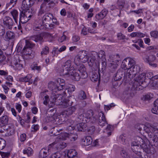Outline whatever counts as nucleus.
I'll use <instances>...</instances> for the list:
<instances>
[{"label": "nucleus", "instance_id": "1", "mask_svg": "<svg viewBox=\"0 0 158 158\" xmlns=\"http://www.w3.org/2000/svg\"><path fill=\"white\" fill-rule=\"evenodd\" d=\"M60 71L63 74L70 77L73 80L78 81L80 78V76L77 72V70L71 67V61L70 60H68L62 66V69Z\"/></svg>", "mask_w": 158, "mask_h": 158}, {"label": "nucleus", "instance_id": "2", "mask_svg": "<svg viewBox=\"0 0 158 158\" xmlns=\"http://www.w3.org/2000/svg\"><path fill=\"white\" fill-rule=\"evenodd\" d=\"M135 141L131 144V149L134 152L140 156V153L139 152V149L141 148L143 151L148 153L149 152V146L146 144L144 140L141 137L136 136L134 139Z\"/></svg>", "mask_w": 158, "mask_h": 158}, {"label": "nucleus", "instance_id": "3", "mask_svg": "<svg viewBox=\"0 0 158 158\" xmlns=\"http://www.w3.org/2000/svg\"><path fill=\"white\" fill-rule=\"evenodd\" d=\"M65 85V81L62 79L58 78L55 82L53 81L49 82L48 84L49 89L52 91V96H55L57 95L54 92L56 93L57 91H60L64 88Z\"/></svg>", "mask_w": 158, "mask_h": 158}, {"label": "nucleus", "instance_id": "4", "mask_svg": "<svg viewBox=\"0 0 158 158\" xmlns=\"http://www.w3.org/2000/svg\"><path fill=\"white\" fill-rule=\"evenodd\" d=\"M51 98L53 100L52 102H54L55 104L56 105L60 106V107L66 108L70 106V101L63 98L61 94H57L55 96H51Z\"/></svg>", "mask_w": 158, "mask_h": 158}, {"label": "nucleus", "instance_id": "5", "mask_svg": "<svg viewBox=\"0 0 158 158\" xmlns=\"http://www.w3.org/2000/svg\"><path fill=\"white\" fill-rule=\"evenodd\" d=\"M142 128L148 135L154 132L156 133L158 131V129L156 127L150 124H147L146 125L139 124L137 126V129L139 131H141Z\"/></svg>", "mask_w": 158, "mask_h": 158}, {"label": "nucleus", "instance_id": "6", "mask_svg": "<svg viewBox=\"0 0 158 158\" xmlns=\"http://www.w3.org/2000/svg\"><path fill=\"white\" fill-rule=\"evenodd\" d=\"M53 17L52 15L49 13H45L43 16L42 23L46 28L51 29L53 28V24L51 23Z\"/></svg>", "mask_w": 158, "mask_h": 158}, {"label": "nucleus", "instance_id": "7", "mask_svg": "<svg viewBox=\"0 0 158 158\" xmlns=\"http://www.w3.org/2000/svg\"><path fill=\"white\" fill-rule=\"evenodd\" d=\"M135 64V62L134 59L130 57H127L123 61L121 66L124 70L130 69L131 67Z\"/></svg>", "mask_w": 158, "mask_h": 158}, {"label": "nucleus", "instance_id": "8", "mask_svg": "<svg viewBox=\"0 0 158 158\" xmlns=\"http://www.w3.org/2000/svg\"><path fill=\"white\" fill-rule=\"evenodd\" d=\"M88 56H87V52L85 51H82L80 52L78 56L75 58L74 61L75 64L77 65L78 63L77 61L83 63H85L88 60Z\"/></svg>", "mask_w": 158, "mask_h": 158}, {"label": "nucleus", "instance_id": "9", "mask_svg": "<svg viewBox=\"0 0 158 158\" xmlns=\"http://www.w3.org/2000/svg\"><path fill=\"white\" fill-rule=\"evenodd\" d=\"M130 69V71L126 74V76H128L130 79L135 77L137 73L140 71V67L135 64L131 67Z\"/></svg>", "mask_w": 158, "mask_h": 158}, {"label": "nucleus", "instance_id": "10", "mask_svg": "<svg viewBox=\"0 0 158 158\" xmlns=\"http://www.w3.org/2000/svg\"><path fill=\"white\" fill-rule=\"evenodd\" d=\"M95 57L93 55L91 56L88 58V65L90 67H93L96 70L99 68V63L98 61H95Z\"/></svg>", "mask_w": 158, "mask_h": 158}, {"label": "nucleus", "instance_id": "11", "mask_svg": "<svg viewBox=\"0 0 158 158\" xmlns=\"http://www.w3.org/2000/svg\"><path fill=\"white\" fill-rule=\"evenodd\" d=\"M156 59V57L154 55H151L150 56H146L143 57V60L145 62L147 63L151 66L156 68L157 66V64L156 63H154L153 62Z\"/></svg>", "mask_w": 158, "mask_h": 158}, {"label": "nucleus", "instance_id": "12", "mask_svg": "<svg viewBox=\"0 0 158 158\" xmlns=\"http://www.w3.org/2000/svg\"><path fill=\"white\" fill-rule=\"evenodd\" d=\"M22 54L27 58L32 59L34 56V52L31 49L24 47L22 50Z\"/></svg>", "mask_w": 158, "mask_h": 158}, {"label": "nucleus", "instance_id": "13", "mask_svg": "<svg viewBox=\"0 0 158 158\" xmlns=\"http://www.w3.org/2000/svg\"><path fill=\"white\" fill-rule=\"evenodd\" d=\"M60 137H58L54 142V143H56L55 147L56 150H61L67 146V144L64 142L61 141L57 142V140L58 141L59 139L60 140Z\"/></svg>", "mask_w": 158, "mask_h": 158}, {"label": "nucleus", "instance_id": "14", "mask_svg": "<svg viewBox=\"0 0 158 158\" xmlns=\"http://www.w3.org/2000/svg\"><path fill=\"white\" fill-rule=\"evenodd\" d=\"M148 77L153 81V85L156 88L158 87V75L153 77L152 73L149 72L147 74Z\"/></svg>", "mask_w": 158, "mask_h": 158}, {"label": "nucleus", "instance_id": "15", "mask_svg": "<svg viewBox=\"0 0 158 158\" xmlns=\"http://www.w3.org/2000/svg\"><path fill=\"white\" fill-rule=\"evenodd\" d=\"M49 10L48 7L45 3H42L39 10L38 15V16H41L44 13L48 12Z\"/></svg>", "mask_w": 158, "mask_h": 158}, {"label": "nucleus", "instance_id": "16", "mask_svg": "<svg viewBox=\"0 0 158 158\" xmlns=\"http://www.w3.org/2000/svg\"><path fill=\"white\" fill-rule=\"evenodd\" d=\"M112 60L113 63H111V67L114 69L116 68L120 60L119 56L118 54H116L113 56Z\"/></svg>", "mask_w": 158, "mask_h": 158}, {"label": "nucleus", "instance_id": "17", "mask_svg": "<svg viewBox=\"0 0 158 158\" xmlns=\"http://www.w3.org/2000/svg\"><path fill=\"white\" fill-rule=\"evenodd\" d=\"M86 118L91 119L92 123H94L97 118V117L93 116V112L91 110H89L84 113Z\"/></svg>", "mask_w": 158, "mask_h": 158}, {"label": "nucleus", "instance_id": "18", "mask_svg": "<svg viewBox=\"0 0 158 158\" xmlns=\"http://www.w3.org/2000/svg\"><path fill=\"white\" fill-rule=\"evenodd\" d=\"M3 23L4 24L10 29L12 28L14 23L13 20L9 17H5Z\"/></svg>", "mask_w": 158, "mask_h": 158}, {"label": "nucleus", "instance_id": "19", "mask_svg": "<svg viewBox=\"0 0 158 158\" xmlns=\"http://www.w3.org/2000/svg\"><path fill=\"white\" fill-rule=\"evenodd\" d=\"M99 124L100 126L102 127L106 124L107 123L106 121L105 116L103 113L100 112L99 113Z\"/></svg>", "mask_w": 158, "mask_h": 158}, {"label": "nucleus", "instance_id": "20", "mask_svg": "<svg viewBox=\"0 0 158 158\" xmlns=\"http://www.w3.org/2000/svg\"><path fill=\"white\" fill-rule=\"evenodd\" d=\"M92 142L91 137L90 136H87L81 139V143L84 146H87L91 144Z\"/></svg>", "mask_w": 158, "mask_h": 158}, {"label": "nucleus", "instance_id": "21", "mask_svg": "<svg viewBox=\"0 0 158 158\" xmlns=\"http://www.w3.org/2000/svg\"><path fill=\"white\" fill-rule=\"evenodd\" d=\"M78 68V71L81 73L82 78H86L88 76V75L86 71V69L84 65L82 64H80Z\"/></svg>", "mask_w": 158, "mask_h": 158}, {"label": "nucleus", "instance_id": "22", "mask_svg": "<svg viewBox=\"0 0 158 158\" xmlns=\"http://www.w3.org/2000/svg\"><path fill=\"white\" fill-rule=\"evenodd\" d=\"M107 12L106 9H103L102 11L96 15V19L99 20L103 19L106 15Z\"/></svg>", "mask_w": 158, "mask_h": 158}, {"label": "nucleus", "instance_id": "23", "mask_svg": "<svg viewBox=\"0 0 158 158\" xmlns=\"http://www.w3.org/2000/svg\"><path fill=\"white\" fill-rule=\"evenodd\" d=\"M32 75L31 74L27 75L24 77H22L19 79V80L20 82H28L29 84H31L32 82V80L31 79L32 77Z\"/></svg>", "mask_w": 158, "mask_h": 158}, {"label": "nucleus", "instance_id": "24", "mask_svg": "<svg viewBox=\"0 0 158 158\" xmlns=\"http://www.w3.org/2000/svg\"><path fill=\"white\" fill-rule=\"evenodd\" d=\"M146 77V74L145 73H143L140 74L137 77H136L135 81H137L135 82V83L137 84L140 82L142 83L145 80Z\"/></svg>", "mask_w": 158, "mask_h": 158}, {"label": "nucleus", "instance_id": "25", "mask_svg": "<svg viewBox=\"0 0 158 158\" xmlns=\"http://www.w3.org/2000/svg\"><path fill=\"white\" fill-rule=\"evenodd\" d=\"M33 0H23L22 5L23 8H24V9H25V8H28L30 7L31 5L33 4Z\"/></svg>", "mask_w": 158, "mask_h": 158}, {"label": "nucleus", "instance_id": "26", "mask_svg": "<svg viewBox=\"0 0 158 158\" xmlns=\"http://www.w3.org/2000/svg\"><path fill=\"white\" fill-rule=\"evenodd\" d=\"M8 120V117L6 115H4L0 118V126H4L7 124Z\"/></svg>", "mask_w": 158, "mask_h": 158}, {"label": "nucleus", "instance_id": "27", "mask_svg": "<svg viewBox=\"0 0 158 158\" xmlns=\"http://www.w3.org/2000/svg\"><path fill=\"white\" fill-rule=\"evenodd\" d=\"M65 154L67 153V156L70 158L76 156L77 152L74 149H71L65 151Z\"/></svg>", "mask_w": 158, "mask_h": 158}, {"label": "nucleus", "instance_id": "28", "mask_svg": "<svg viewBox=\"0 0 158 158\" xmlns=\"http://www.w3.org/2000/svg\"><path fill=\"white\" fill-rule=\"evenodd\" d=\"M29 20V19L26 16L23 12H21L20 14L19 18V23H27L28 20Z\"/></svg>", "mask_w": 158, "mask_h": 158}, {"label": "nucleus", "instance_id": "29", "mask_svg": "<svg viewBox=\"0 0 158 158\" xmlns=\"http://www.w3.org/2000/svg\"><path fill=\"white\" fill-rule=\"evenodd\" d=\"M49 155L47 148H44L40 151L39 156L40 158H46Z\"/></svg>", "mask_w": 158, "mask_h": 158}, {"label": "nucleus", "instance_id": "30", "mask_svg": "<svg viewBox=\"0 0 158 158\" xmlns=\"http://www.w3.org/2000/svg\"><path fill=\"white\" fill-rule=\"evenodd\" d=\"M152 111L154 114L158 115V99L156 100L154 103V106L152 109Z\"/></svg>", "mask_w": 158, "mask_h": 158}, {"label": "nucleus", "instance_id": "31", "mask_svg": "<svg viewBox=\"0 0 158 158\" xmlns=\"http://www.w3.org/2000/svg\"><path fill=\"white\" fill-rule=\"evenodd\" d=\"M21 62L19 60L18 61L16 60V61H15L12 62L13 64L14 65V66L17 69L20 70L23 68V65Z\"/></svg>", "mask_w": 158, "mask_h": 158}, {"label": "nucleus", "instance_id": "32", "mask_svg": "<svg viewBox=\"0 0 158 158\" xmlns=\"http://www.w3.org/2000/svg\"><path fill=\"white\" fill-rule=\"evenodd\" d=\"M86 124L83 122L79 123L77 125V129L79 131H84L85 130Z\"/></svg>", "mask_w": 158, "mask_h": 158}, {"label": "nucleus", "instance_id": "33", "mask_svg": "<svg viewBox=\"0 0 158 158\" xmlns=\"http://www.w3.org/2000/svg\"><path fill=\"white\" fill-rule=\"evenodd\" d=\"M12 16L14 19L15 22L17 23L18 22V12L17 10H14L10 12Z\"/></svg>", "mask_w": 158, "mask_h": 158}, {"label": "nucleus", "instance_id": "34", "mask_svg": "<svg viewBox=\"0 0 158 158\" xmlns=\"http://www.w3.org/2000/svg\"><path fill=\"white\" fill-rule=\"evenodd\" d=\"M31 39L34 41L37 42L41 41L43 39V37L40 35H35L31 36Z\"/></svg>", "mask_w": 158, "mask_h": 158}, {"label": "nucleus", "instance_id": "35", "mask_svg": "<svg viewBox=\"0 0 158 158\" xmlns=\"http://www.w3.org/2000/svg\"><path fill=\"white\" fill-rule=\"evenodd\" d=\"M15 37V34L12 32L9 31L6 32V38L8 40H11L14 39Z\"/></svg>", "mask_w": 158, "mask_h": 158}, {"label": "nucleus", "instance_id": "36", "mask_svg": "<svg viewBox=\"0 0 158 158\" xmlns=\"http://www.w3.org/2000/svg\"><path fill=\"white\" fill-rule=\"evenodd\" d=\"M33 150L30 147H28L23 151L24 154H27L28 156H30L33 154Z\"/></svg>", "mask_w": 158, "mask_h": 158}, {"label": "nucleus", "instance_id": "37", "mask_svg": "<svg viewBox=\"0 0 158 158\" xmlns=\"http://www.w3.org/2000/svg\"><path fill=\"white\" fill-rule=\"evenodd\" d=\"M78 98L81 100L85 99L86 98L85 92L83 90L80 91L79 93Z\"/></svg>", "mask_w": 158, "mask_h": 158}, {"label": "nucleus", "instance_id": "38", "mask_svg": "<svg viewBox=\"0 0 158 158\" xmlns=\"http://www.w3.org/2000/svg\"><path fill=\"white\" fill-rule=\"evenodd\" d=\"M26 10H23L22 11L24 14L26 16L27 18L30 19L31 16L32 15V14L31 12L29 9L28 8H25Z\"/></svg>", "mask_w": 158, "mask_h": 158}, {"label": "nucleus", "instance_id": "39", "mask_svg": "<svg viewBox=\"0 0 158 158\" xmlns=\"http://www.w3.org/2000/svg\"><path fill=\"white\" fill-rule=\"evenodd\" d=\"M76 109L74 106H72L68 108L66 110V114L68 115H71L74 112Z\"/></svg>", "mask_w": 158, "mask_h": 158}, {"label": "nucleus", "instance_id": "40", "mask_svg": "<svg viewBox=\"0 0 158 158\" xmlns=\"http://www.w3.org/2000/svg\"><path fill=\"white\" fill-rule=\"evenodd\" d=\"M56 143H54V142L52 143L49 144L47 150L48 151V152H51L52 151H54L55 150V144Z\"/></svg>", "mask_w": 158, "mask_h": 158}, {"label": "nucleus", "instance_id": "41", "mask_svg": "<svg viewBox=\"0 0 158 158\" xmlns=\"http://www.w3.org/2000/svg\"><path fill=\"white\" fill-rule=\"evenodd\" d=\"M86 118L85 116V114H81L79 115L78 117V120L80 122H82L84 123L86 121Z\"/></svg>", "mask_w": 158, "mask_h": 158}, {"label": "nucleus", "instance_id": "42", "mask_svg": "<svg viewBox=\"0 0 158 158\" xmlns=\"http://www.w3.org/2000/svg\"><path fill=\"white\" fill-rule=\"evenodd\" d=\"M35 46V44L27 40H25V46L24 47L31 49Z\"/></svg>", "mask_w": 158, "mask_h": 158}, {"label": "nucleus", "instance_id": "43", "mask_svg": "<svg viewBox=\"0 0 158 158\" xmlns=\"http://www.w3.org/2000/svg\"><path fill=\"white\" fill-rule=\"evenodd\" d=\"M123 77V75L122 73L120 71L118 72L116 74L115 76L114 77V79L115 81L120 80Z\"/></svg>", "mask_w": 158, "mask_h": 158}, {"label": "nucleus", "instance_id": "44", "mask_svg": "<svg viewBox=\"0 0 158 158\" xmlns=\"http://www.w3.org/2000/svg\"><path fill=\"white\" fill-rule=\"evenodd\" d=\"M152 98V94H148L143 96L142 98V100L143 101H148L150 100Z\"/></svg>", "mask_w": 158, "mask_h": 158}, {"label": "nucleus", "instance_id": "45", "mask_svg": "<svg viewBox=\"0 0 158 158\" xmlns=\"http://www.w3.org/2000/svg\"><path fill=\"white\" fill-rule=\"evenodd\" d=\"M117 4L120 9H122L125 4V0H118Z\"/></svg>", "mask_w": 158, "mask_h": 158}, {"label": "nucleus", "instance_id": "46", "mask_svg": "<svg viewBox=\"0 0 158 158\" xmlns=\"http://www.w3.org/2000/svg\"><path fill=\"white\" fill-rule=\"evenodd\" d=\"M96 53L98 57L100 59H104L105 57V52L102 50H100L98 53Z\"/></svg>", "mask_w": 158, "mask_h": 158}, {"label": "nucleus", "instance_id": "47", "mask_svg": "<svg viewBox=\"0 0 158 158\" xmlns=\"http://www.w3.org/2000/svg\"><path fill=\"white\" fill-rule=\"evenodd\" d=\"M17 0H10V2L6 4V7L12 8L16 4Z\"/></svg>", "mask_w": 158, "mask_h": 158}, {"label": "nucleus", "instance_id": "48", "mask_svg": "<svg viewBox=\"0 0 158 158\" xmlns=\"http://www.w3.org/2000/svg\"><path fill=\"white\" fill-rule=\"evenodd\" d=\"M49 52V48L47 46H45L43 48L42 51L41 52L42 56L47 55Z\"/></svg>", "mask_w": 158, "mask_h": 158}, {"label": "nucleus", "instance_id": "49", "mask_svg": "<svg viewBox=\"0 0 158 158\" xmlns=\"http://www.w3.org/2000/svg\"><path fill=\"white\" fill-rule=\"evenodd\" d=\"M6 146L5 141L2 139L0 138V150H2L4 149Z\"/></svg>", "mask_w": 158, "mask_h": 158}, {"label": "nucleus", "instance_id": "50", "mask_svg": "<svg viewBox=\"0 0 158 158\" xmlns=\"http://www.w3.org/2000/svg\"><path fill=\"white\" fill-rule=\"evenodd\" d=\"M6 132H7L9 135H12L14 133V129L13 127H8L6 129Z\"/></svg>", "mask_w": 158, "mask_h": 158}, {"label": "nucleus", "instance_id": "51", "mask_svg": "<svg viewBox=\"0 0 158 158\" xmlns=\"http://www.w3.org/2000/svg\"><path fill=\"white\" fill-rule=\"evenodd\" d=\"M98 79V74L95 73H93L91 76V79L92 81H96Z\"/></svg>", "mask_w": 158, "mask_h": 158}, {"label": "nucleus", "instance_id": "52", "mask_svg": "<svg viewBox=\"0 0 158 158\" xmlns=\"http://www.w3.org/2000/svg\"><path fill=\"white\" fill-rule=\"evenodd\" d=\"M117 37L118 40H123L126 39L125 36L121 32L118 33L117 34Z\"/></svg>", "mask_w": 158, "mask_h": 158}, {"label": "nucleus", "instance_id": "53", "mask_svg": "<svg viewBox=\"0 0 158 158\" xmlns=\"http://www.w3.org/2000/svg\"><path fill=\"white\" fill-rule=\"evenodd\" d=\"M68 137L72 141H75L77 138V135L76 134H70Z\"/></svg>", "mask_w": 158, "mask_h": 158}, {"label": "nucleus", "instance_id": "54", "mask_svg": "<svg viewBox=\"0 0 158 158\" xmlns=\"http://www.w3.org/2000/svg\"><path fill=\"white\" fill-rule=\"evenodd\" d=\"M52 54L54 56H56L60 53L58 47H54L52 50Z\"/></svg>", "mask_w": 158, "mask_h": 158}, {"label": "nucleus", "instance_id": "55", "mask_svg": "<svg viewBox=\"0 0 158 158\" xmlns=\"http://www.w3.org/2000/svg\"><path fill=\"white\" fill-rule=\"evenodd\" d=\"M76 89L75 87L73 85H71L68 89V91L69 92L71 93L74 91Z\"/></svg>", "mask_w": 158, "mask_h": 158}, {"label": "nucleus", "instance_id": "56", "mask_svg": "<svg viewBox=\"0 0 158 158\" xmlns=\"http://www.w3.org/2000/svg\"><path fill=\"white\" fill-rule=\"evenodd\" d=\"M32 131L36 132L39 129V126L38 124H34L31 126Z\"/></svg>", "mask_w": 158, "mask_h": 158}, {"label": "nucleus", "instance_id": "57", "mask_svg": "<svg viewBox=\"0 0 158 158\" xmlns=\"http://www.w3.org/2000/svg\"><path fill=\"white\" fill-rule=\"evenodd\" d=\"M41 27L42 26H35L33 27V30L35 33H40V31L41 30Z\"/></svg>", "mask_w": 158, "mask_h": 158}, {"label": "nucleus", "instance_id": "58", "mask_svg": "<svg viewBox=\"0 0 158 158\" xmlns=\"http://www.w3.org/2000/svg\"><path fill=\"white\" fill-rule=\"evenodd\" d=\"M31 69L32 70H36L38 72H39L41 70V68L40 66H37L36 65H34L33 66H31Z\"/></svg>", "mask_w": 158, "mask_h": 158}, {"label": "nucleus", "instance_id": "59", "mask_svg": "<svg viewBox=\"0 0 158 158\" xmlns=\"http://www.w3.org/2000/svg\"><path fill=\"white\" fill-rule=\"evenodd\" d=\"M158 33V31H153L151 32L150 35L153 38H157V35Z\"/></svg>", "mask_w": 158, "mask_h": 158}, {"label": "nucleus", "instance_id": "60", "mask_svg": "<svg viewBox=\"0 0 158 158\" xmlns=\"http://www.w3.org/2000/svg\"><path fill=\"white\" fill-rule=\"evenodd\" d=\"M0 154L2 158H5L8 157L10 155V153L8 152H0Z\"/></svg>", "mask_w": 158, "mask_h": 158}, {"label": "nucleus", "instance_id": "61", "mask_svg": "<svg viewBox=\"0 0 158 158\" xmlns=\"http://www.w3.org/2000/svg\"><path fill=\"white\" fill-rule=\"evenodd\" d=\"M5 78L8 81L12 82L13 81V78L10 75H7L5 77Z\"/></svg>", "mask_w": 158, "mask_h": 158}, {"label": "nucleus", "instance_id": "62", "mask_svg": "<svg viewBox=\"0 0 158 158\" xmlns=\"http://www.w3.org/2000/svg\"><path fill=\"white\" fill-rule=\"evenodd\" d=\"M79 37L77 35H74L72 37V40L74 42H77L80 40Z\"/></svg>", "mask_w": 158, "mask_h": 158}, {"label": "nucleus", "instance_id": "63", "mask_svg": "<svg viewBox=\"0 0 158 158\" xmlns=\"http://www.w3.org/2000/svg\"><path fill=\"white\" fill-rule=\"evenodd\" d=\"M121 156L124 158H127V154L126 151L122 150L121 152Z\"/></svg>", "mask_w": 158, "mask_h": 158}, {"label": "nucleus", "instance_id": "64", "mask_svg": "<svg viewBox=\"0 0 158 158\" xmlns=\"http://www.w3.org/2000/svg\"><path fill=\"white\" fill-rule=\"evenodd\" d=\"M16 109L18 110L19 112H21L22 108V106L20 104L16 103L15 106Z\"/></svg>", "mask_w": 158, "mask_h": 158}]
</instances>
